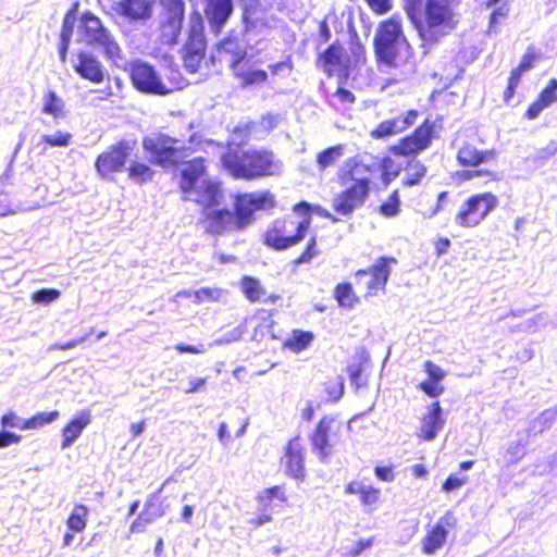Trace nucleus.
Wrapping results in <instances>:
<instances>
[{
  "mask_svg": "<svg viewBox=\"0 0 557 557\" xmlns=\"http://www.w3.org/2000/svg\"><path fill=\"white\" fill-rule=\"evenodd\" d=\"M21 438V435H17L7 430H2L0 431V448L8 447L13 443H18Z\"/></svg>",
  "mask_w": 557,
  "mask_h": 557,
  "instance_id": "64",
  "label": "nucleus"
},
{
  "mask_svg": "<svg viewBox=\"0 0 557 557\" xmlns=\"http://www.w3.org/2000/svg\"><path fill=\"white\" fill-rule=\"evenodd\" d=\"M497 206L498 199L492 193L473 195L461 206L455 222L462 227H474Z\"/></svg>",
  "mask_w": 557,
  "mask_h": 557,
  "instance_id": "11",
  "label": "nucleus"
},
{
  "mask_svg": "<svg viewBox=\"0 0 557 557\" xmlns=\"http://www.w3.org/2000/svg\"><path fill=\"white\" fill-rule=\"evenodd\" d=\"M442 407L438 401L432 404L430 411L422 419L420 432L425 441H433L444 426Z\"/></svg>",
  "mask_w": 557,
  "mask_h": 557,
  "instance_id": "23",
  "label": "nucleus"
},
{
  "mask_svg": "<svg viewBox=\"0 0 557 557\" xmlns=\"http://www.w3.org/2000/svg\"><path fill=\"white\" fill-rule=\"evenodd\" d=\"M183 23L176 21L164 20L161 25V40L165 45H174L177 42L182 30Z\"/></svg>",
  "mask_w": 557,
  "mask_h": 557,
  "instance_id": "37",
  "label": "nucleus"
},
{
  "mask_svg": "<svg viewBox=\"0 0 557 557\" xmlns=\"http://www.w3.org/2000/svg\"><path fill=\"white\" fill-rule=\"evenodd\" d=\"M417 110H409L405 116L395 117L401 132L413 125L418 119Z\"/></svg>",
  "mask_w": 557,
  "mask_h": 557,
  "instance_id": "60",
  "label": "nucleus"
},
{
  "mask_svg": "<svg viewBox=\"0 0 557 557\" xmlns=\"http://www.w3.org/2000/svg\"><path fill=\"white\" fill-rule=\"evenodd\" d=\"M557 418V406L555 408L543 411L537 418L531 421L528 433L536 435L549 429Z\"/></svg>",
  "mask_w": 557,
  "mask_h": 557,
  "instance_id": "31",
  "label": "nucleus"
},
{
  "mask_svg": "<svg viewBox=\"0 0 557 557\" xmlns=\"http://www.w3.org/2000/svg\"><path fill=\"white\" fill-rule=\"evenodd\" d=\"M335 297L342 307H354L356 301L355 294L352 292V287L348 283L338 284L335 288Z\"/></svg>",
  "mask_w": 557,
  "mask_h": 557,
  "instance_id": "44",
  "label": "nucleus"
},
{
  "mask_svg": "<svg viewBox=\"0 0 557 557\" xmlns=\"http://www.w3.org/2000/svg\"><path fill=\"white\" fill-rule=\"evenodd\" d=\"M269 69L272 73V75L277 76H288L293 70V65L290 60L277 62L275 64H270Z\"/></svg>",
  "mask_w": 557,
  "mask_h": 557,
  "instance_id": "56",
  "label": "nucleus"
},
{
  "mask_svg": "<svg viewBox=\"0 0 557 557\" xmlns=\"http://www.w3.org/2000/svg\"><path fill=\"white\" fill-rule=\"evenodd\" d=\"M333 199V209L342 215H350L360 208L368 197L369 191L362 186H348Z\"/></svg>",
  "mask_w": 557,
  "mask_h": 557,
  "instance_id": "17",
  "label": "nucleus"
},
{
  "mask_svg": "<svg viewBox=\"0 0 557 557\" xmlns=\"http://www.w3.org/2000/svg\"><path fill=\"white\" fill-rule=\"evenodd\" d=\"M455 8L454 0H426L423 15L414 5L407 7V15L423 41L435 42L456 27Z\"/></svg>",
  "mask_w": 557,
  "mask_h": 557,
  "instance_id": "2",
  "label": "nucleus"
},
{
  "mask_svg": "<svg viewBox=\"0 0 557 557\" xmlns=\"http://www.w3.org/2000/svg\"><path fill=\"white\" fill-rule=\"evenodd\" d=\"M129 75L134 87L147 95L165 96L186 85L178 73L177 78L175 76L169 78V85L163 83L154 67L140 60L129 64Z\"/></svg>",
  "mask_w": 557,
  "mask_h": 557,
  "instance_id": "7",
  "label": "nucleus"
},
{
  "mask_svg": "<svg viewBox=\"0 0 557 557\" xmlns=\"http://www.w3.org/2000/svg\"><path fill=\"white\" fill-rule=\"evenodd\" d=\"M85 42L101 51L103 55L117 64L122 60V50L114 36L103 26L101 21L92 13H85L82 16Z\"/></svg>",
  "mask_w": 557,
  "mask_h": 557,
  "instance_id": "8",
  "label": "nucleus"
},
{
  "mask_svg": "<svg viewBox=\"0 0 557 557\" xmlns=\"http://www.w3.org/2000/svg\"><path fill=\"white\" fill-rule=\"evenodd\" d=\"M375 55L381 63L388 66H398L411 55L401 25L391 18L382 22L374 37Z\"/></svg>",
  "mask_w": 557,
  "mask_h": 557,
  "instance_id": "4",
  "label": "nucleus"
},
{
  "mask_svg": "<svg viewBox=\"0 0 557 557\" xmlns=\"http://www.w3.org/2000/svg\"><path fill=\"white\" fill-rule=\"evenodd\" d=\"M456 525V518L453 512L447 511L436 524L428 532L423 540V552L433 555L446 542L448 530Z\"/></svg>",
  "mask_w": 557,
  "mask_h": 557,
  "instance_id": "16",
  "label": "nucleus"
},
{
  "mask_svg": "<svg viewBox=\"0 0 557 557\" xmlns=\"http://www.w3.org/2000/svg\"><path fill=\"white\" fill-rule=\"evenodd\" d=\"M234 75L240 79V86L248 88L260 86L268 81V73L260 69H246L244 64L233 70Z\"/></svg>",
  "mask_w": 557,
  "mask_h": 557,
  "instance_id": "28",
  "label": "nucleus"
},
{
  "mask_svg": "<svg viewBox=\"0 0 557 557\" xmlns=\"http://www.w3.org/2000/svg\"><path fill=\"white\" fill-rule=\"evenodd\" d=\"M215 205L203 206L209 231L221 234L226 231H239L252 222L256 211L271 209L275 197L269 190L238 194L235 197L234 212L228 209H214Z\"/></svg>",
  "mask_w": 557,
  "mask_h": 557,
  "instance_id": "1",
  "label": "nucleus"
},
{
  "mask_svg": "<svg viewBox=\"0 0 557 557\" xmlns=\"http://www.w3.org/2000/svg\"><path fill=\"white\" fill-rule=\"evenodd\" d=\"M117 11L129 20H147L151 15V3L149 0H122Z\"/></svg>",
  "mask_w": 557,
  "mask_h": 557,
  "instance_id": "25",
  "label": "nucleus"
},
{
  "mask_svg": "<svg viewBox=\"0 0 557 557\" xmlns=\"http://www.w3.org/2000/svg\"><path fill=\"white\" fill-rule=\"evenodd\" d=\"M226 292L218 287H202L194 292L197 304L205 301H221L224 299Z\"/></svg>",
  "mask_w": 557,
  "mask_h": 557,
  "instance_id": "39",
  "label": "nucleus"
},
{
  "mask_svg": "<svg viewBox=\"0 0 557 557\" xmlns=\"http://www.w3.org/2000/svg\"><path fill=\"white\" fill-rule=\"evenodd\" d=\"M338 431L339 425L336 423L335 419L325 416L319 421L314 432L310 436L312 449L322 462H326L332 455Z\"/></svg>",
  "mask_w": 557,
  "mask_h": 557,
  "instance_id": "13",
  "label": "nucleus"
},
{
  "mask_svg": "<svg viewBox=\"0 0 557 557\" xmlns=\"http://www.w3.org/2000/svg\"><path fill=\"white\" fill-rule=\"evenodd\" d=\"M127 171H128L129 177L133 181L139 182V183L151 180L152 174H153L152 170L148 165H146L144 163L135 162V161L131 162Z\"/></svg>",
  "mask_w": 557,
  "mask_h": 557,
  "instance_id": "43",
  "label": "nucleus"
},
{
  "mask_svg": "<svg viewBox=\"0 0 557 557\" xmlns=\"http://www.w3.org/2000/svg\"><path fill=\"white\" fill-rule=\"evenodd\" d=\"M345 166L348 171L343 176L344 184L348 185L349 182H352L350 186H362L369 191L371 165L366 162L364 158L355 157L348 159Z\"/></svg>",
  "mask_w": 557,
  "mask_h": 557,
  "instance_id": "20",
  "label": "nucleus"
},
{
  "mask_svg": "<svg viewBox=\"0 0 557 557\" xmlns=\"http://www.w3.org/2000/svg\"><path fill=\"white\" fill-rule=\"evenodd\" d=\"M232 12L233 0H206V17L215 34L222 29Z\"/></svg>",
  "mask_w": 557,
  "mask_h": 557,
  "instance_id": "18",
  "label": "nucleus"
},
{
  "mask_svg": "<svg viewBox=\"0 0 557 557\" xmlns=\"http://www.w3.org/2000/svg\"><path fill=\"white\" fill-rule=\"evenodd\" d=\"M248 136H249V131H248L247 125L236 126L231 135L230 146L238 147V146L243 145L248 139Z\"/></svg>",
  "mask_w": 557,
  "mask_h": 557,
  "instance_id": "54",
  "label": "nucleus"
},
{
  "mask_svg": "<svg viewBox=\"0 0 557 557\" xmlns=\"http://www.w3.org/2000/svg\"><path fill=\"white\" fill-rule=\"evenodd\" d=\"M135 146V140H121L99 154L95 162L99 176L106 180L110 178L113 173L122 172Z\"/></svg>",
  "mask_w": 557,
  "mask_h": 557,
  "instance_id": "12",
  "label": "nucleus"
},
{
  "mask_svg": "<svg viewBox=\"0 0 557 557\" xmlns=\"http://www.w3.org/2000/svg\"><path fill=\"white\" fill-rule=\"evenodd\" d=\"M438 383L440 382L428 380L422 382L419 387L430 397H437L444 392V388L440 386Z\"/></svg>",
  "mask_w": 557,
  "mask_h": 557,
  "instance_id": "58",
  "label": "nucleus"
},
{
  "mask_svg": "<svg viewBox=\"0 0 557 557\" xmlns=\"http://www.w3.org/2000/svg\"><path fill=\"white\" fill-rule=\"evenodd\" d=\"M273 498H278L282 502L286 500L285 494L282 492L280 486H273L263 491L262 494L259 495V499L261 502L272 500Z\"/></svg>",
  "mask_w": 557,
  "mask_h": 557,
  "instance_id": "62",
  "label": "nucleus"
},
{
  "mask_svg": "<svg viewBox=\"0 0 557 557\" xmlns=\"http://www.w3.org/2000/svg\"><path fill=\"white\" fill-rule=\"evenodd\" d=\"M90 423V414L82 412L76 416L62 431L63 441L61 447L69 448L79 437L83 430Z\"/></svg>",
  "mask_w": 557,
  "mask_h": 557,
  "instance_id": "26",
  "label": "nucleus"
},
{
  "mask_svg": "<svg viewBox=\"0 0 557 557\" xmlns=\"http://www.w3.org/2000/svg\"><path fill=\"white\" fill-rule=\"evenodd\" d=\"M246 332V329L244 325H238L234 327L233 330L226 332L221 337L216 338L213 343H211L209 346H218V345H226L231 344L233 342H236L242 338L244 333Z\"/></svg>",
  "mask_w": 557,
  "mask_h": 557,
  "instance_id": "48",
  "label": "nucleus"
},
{
  "mask_svg": "<svg viewBox=\"0 0 557 557\" xmlns=\"http://www.w3.org/2000/svg\"><path fill=\"white\" fill-rule=\"evenodd\" d=\"M23 422H25V420H23L22 418L17 417L16 413L14 412H9V413H5L1 417V426L3 429L5 428H17V429H21V430H25L23 428Z\"/></svg>",
  "mask_w": 557,
  "mask_h": 557,
  "instance_id": "55",
  "label": "nucleus"
},
{
  "mask_svg": "<svg viewBox=\"0 0 557 557\" xmlns=\"http://www.w3.org/2000/svg\"><path fill=\"white\" fill-rule=\"evenodd\" d=\"M240 286L246 297L252 302L260 301L267 294L260 282L250 276H244Z\"/></svg>",
  "mask_w": 557,
  "mask_h": 557,
  "instance_id": "33",
  "label": "nucleus"
},
{
  "mask_svg": "<svg viewBox=\"0 0 557 557\" xmlns=\"http://www.w3.org/2000/svg\"><path fill=\"white\" fill-rule=\"evenodd\" d=\"M206 37L203 34V20L200 13L195 12L189 17L188 40L184 47V66L189 73H196L206 55Z\"/></svg>",
  "mask_w": 557,
  "mask_h": 557,
  "instance_id": "10",
  "label": "nucleus"
},
{
  "mask_svg": "<svg viewBox=\"0 0 557 557\" xmlns=\"http://www.w3.org/2000/svg\"><path fill=\"white\" fill-rule=\"evenodd\" d=\"M360 496L364 505H372L379 500L380 491L372 486H364Z\"/></svg>",
  "mask_w": 557,
  "mask_h": 557,
  "instance_id": "63",
  "label": "nucleus"
},
{
  "mask_svg": "<svg viewBox=\"0 0 557 557\" xmlns=\"http://www.w3.org/2000/svg\"><path fill=\"white\" fill-rule=\"evenodd\" d=\"M189 144L190 146L186 147L181 140L162 133L151 134L143 139V147L148 154V160L162 168L174 166L183 162L191 153V146L200 144L199 136L191 135Z\"/></svg>",
  "mask_w": 557,
  "mask_h": 557,
  "instance_id": "5",
  "label": "nucleus"
},
{
  "mask_svg": "<svg viewBox=\"0 0 557 557\" xmlns=\"http://www.w3.org/2000/svg\"><path fill=\"white\" fill-rule=\"evenodd\" d=\"M344 154L343 145L330 147L317 156V163L319 170L323 171L326 168L333 165Z\"/></svg>",
  "mask_w": 557,
  "mask_h": 557,
  "instance_id": "35",
  "label": "nucleus"
},
{
  "mask_svg": "<svg viewBox=\"0 0 557 557\" xmlns=\"http://www.w3.org/2000/svg\"><path fill=\"white\" fill-rule=\"evenodd\" d=\"M311 210H314L319 215L323 216V218H327L330 220H332L333 222H338V219L335 218L334 215H332L327 210L317 206V207H311L308 202L306 201H302V202H299L295 206V211L296 212H299V213H302V214H309V212Z\"/></svg>",
  "mask_w": 557,
  "mask_h": 557,
  "instance_id": "51",
  "label": "nucleus"
},
{
  "mask_svg": "<svg viewBox=\"0 0 557 557\" xmlns=\"http://www.w3.org/2000/svg\"><path fill=\"white\" fill-rule=\"evenodd\" d=\"M166 506L159 499L157 494L149 496L145 504L143 513L146 516V521H154L156 519L164 516Z\"/></svg>",
  "mask_w": 557,
  "mask_h": 557,
  "instance_id": "36",
  "label": "nucleus"
},
{
  "mask_svg": "<svg viewBox=\"0 0 557 557\" xmlns=\"http://www.w3.org/2000/svg\"><path fill=\"white\" fill-rule=\"evenodd\" d=\"M323 66L329 75L333 74V71L344 72L346 71V64L344 61V49L338 44H332L321 55Z\"/></svg>",
  "mask_w": 557,
  "mask_h": 557,
  "instance_id": "27",
  "label": "nucleus"
},
{
  "mask_svg": "<svg viewBox=\"0 0 557 557\" xmlns=\"http://www.w3.org/2000/svg\"><path fill=\"white\" fill-rule=\"evenodd\" d=\"M434 133V124L428 120L419 126L411 136H408L392 148L394 154L407 156L418 153L431 144Z\"/></svg>",
  "mask_w": 557,
  "mask_h": 557,
  "instance_id": "15",
  "label": "nucleus"
},
{
  "mask_svg": "<svg viewBox=\"0 0 557 557\" xmlns=\"http://www.w3.org/2000/svg\"><path fill=\"white\" fill-rule=\"evenodd\" d=\"M75 21H76V17H75L74 13L72 11H69L63 20L60 39H64L65 41H71Z\"/></svg>",
  "mask_w": 557,
  "mask_h": 557,
  "instance_id": "52",
  "label": "nucleus"
},
{
  "mask_svg": "<svg viewBox=\"0 0 557 557\" xmlns=\"http://www.w3.org/2000/svg\"><path fill=\"white\" fill-rule=\"evenodd\" d=\"M203 172L205 164L201 158H195L184 163L181 170V189L188 200H194L202 206L219 205L223 197L220 186L213 182L200 183Z\"/></svg>",
  "mask_w": 557,
  "mask_h": 557,
  "instance_id": "6",
  "label": "nucleus"
},
{
  "mask_svg": "<svg viewBox=\"0 0 557 557\" xmlns=\"http://www.w3.org/2000/svg\"><path fill=\"white\" fill-rule=\"evenodd\" d=\"M223 168L235 178L255 180L262 176L280 174L282 163L272 152L265 150L242 151L228 149L222 154Z\"/></svg>",
  "mask_w": 557,
  "mask_h": 557,
  "instance_id": "3",
  "label": "nucleus"
},
{
  "mask_svg": "<svg viewBox=\"0 0 557 557\" xmlns=\"http://www.w3.org/2000/svg\"><path fill=\"white\" fill-rule=\"evenodd\" d=\"M424 369L430 377L429 380L431 381L441 382L445 376L444 371L432 361H426L424 363Z\"/></svg>",
  "mask_w": 557,
  "mask_h": 557,
  "instance_id": "61",
  "label": "nucleus"
},
{
  "mask_svg": "<svg viewBox=\"0 0 557 557\" xmlns=\"http://www.w3.org/2000/svg\"><path fill=\"white\" fill-rule=\"evenodd\" d=\"M401 133L396 119L381 122L375 129L371 132V136L376 139L387 138L392 135Z\"/></svg>",
  "mask_w": 557,
  "mask_h": 557,
  "instance_id": "41",
  "label": "nucleus"
},
{
  "mask_svg": "<svg viewBox=\"0 0 557 557\" xmlns=\"http://www.w3.org/2000/svg\"><path fill=\"white\" fill-rule=\"evenodd\" d=\"M400 200L398 190H394L388 199L380 206V213L385 218H394L398 215L400 211Z\"/></svg>",
  "mask_w": 557,
  "mask_h": 557,
  "instance_id": "45",
  "label": "nucleus"
},
{
  "mask_svg": "<svg viewBox=\"0 0 557 557\" xmlns=\"http://www.w3.org/2000/svg\"><path fill=\"white\" fill-rule=\"evenodd\" d=\"M527 446V440L510 442L503 453L502 458L498 460L499 465L504 468H509L518 463L525 456Z\"/></svg>",
  "mask_w": 557,
  "mask_h": 557,
  "instance_id": "29",
  "label": "nucleus"
},
{
  "mask_svg": "<svg viewBox=\"0 0 557 557\" xmlns=\"http://www.w3.org/2000/svg\"><path fill=\"white\" fill-rule=\"evenodd\" d=\"M467 482V476H458L456 474H450L443 484V490L445 492H453L459 487H461Z\"/></svg>",
  "mask_w": 557,
  "mask_h": 557,
  "instance_id": "59",
  "label": "nucleus"
},
{
  "mask_svg": "<svg viewBox=\"0 0 557 557\" xmlns=\"http://www.w3.org/2000/svg\"><path fill=\"white\" fill-rule=\"evenodd\" d=\"M92 333V329H90V331L85 334L84 336L79 337V338H75V339H72L67 343H64V344H53L49 347V350H69V349H72V348H75L76 346H78L79 344L84 343L85 341H87L88 336Z\"/></svg>",
  "mask_w": 557,
  "mask_h": 557,
  "instance_id": "57",
  "label": "nucleus"
},
{
  "mask_svg": "<svg viewBox=\"0 0 557 557\" xmlns=\"http://www.w3.org/2000/svg\"><path fill=\"white\" fill-rule=\"evenodd\" d=\"M403 185L411 187L418 185L426 174L425 165L416 158H411L404 169Z\"/></svg>",
  "mask_w": 557,
  "mask_h": 557,
  "instance_id": "30",
  "label": "nucleus"
},
{
  "mask_svg": "<svg viewBox=\"0 0 557 557\" xmlns=\"http://www.w3.org/2000/svg\"><path fill=\"white\" fill-rule=\"evenodd\" d=\"M546 108L557 102V79L552 78L537 98Z\"/></svg>",
  "mask_w": 557,
  "mask_h": 557,
  "instance_id": "47",
  "label": "nucleus"
},
{
  "mask_svg": "<svg viewBox=\"0 0 557 557\" xmlns=\"http://www.w3.org/2000/svg\"><path fill=\"white\" fill-rule=\"evenodd\" d=\"M58 417V411L40 412L30 419L25 420V422H23V428L26 430L41 428L53 422Z\"/></svg>",
  "mask_w": 557,
  "mask_h": 557,
  "instance_id": "42",
  "label": "nucleus"
},
{
  "mask_svg": "<svg viewBox=\"0 0 557 557\" xmlns=\"http://www.w3.org/2000/svg\"><path fill=\"white\" fill-rule=\"evenodd\" d=\"M61 292L55 288H41L33 293L32 300L35 304L49 305L60 298Z\"/></svg>",
  "mask_w": 557,
  "mask_h": 557,
  "instance_id": "46",
  "label": "nucleus"
},
{
  "mask_svg": "<svg viewBox=\"0 0 557 557\" xmlns=\"http://www.w3.org/2000/svg\"><path fill=\"white\" fill-rule=\"evenodd\" d=\"M320 253L318 247H317V239L315 237H311L309 243L307 244V247L305 251L294 261L295 264H305L310 263L311 260L317 257Z\"/></svg>",
  "mask_w": 557,
  "mask_h": 557,
  "instance_id": "49",
  "label": "nucleus"
},
{
  "mask_svg": "<svg viewBox=\"0 0 557 557\" xmlns=\"http://www.w3.org/2000/svg\"><path fill=\"white\" fill-rule=\"evenodd\" d=\"M162 4L166 11L165 20L183 23L185 3L183 0H162Z\"/></svg>",
  "mask_w": 557,
  "mask_h": 557,
  "instance_id": "40",
  "label": "nucleus"
},
{
  "mask_svg": "<svg viewBox=\"0 0 557 557\" xmlns=\"http://www.w3.org/2000/svg\"><path fill=\"white\" fill-rule=\"evenodd\" d=\"M256 27L255 23L245 17V32L232 30L225 38L216 45V53L221 61H227L231 70L237 69L243 64L247 57V49L250 44V35Z\"/></svg>",
  "mask_w": 557,
  "mask_h": 557,
  "instance_id": "9",
  "label": "nucleus"
},
{
  "mask_svg": "<svg viewBox=\"0 0 557 557\" xmlns=\"http://www.w3.org/2000/svg\"><path fill=\"white\" fill-rule=\"evenodd\" d=\"M74 70L82 78L90 81L94 84H100L104 79V71L101 62L89 52H81L78 54Z\"/></svg>",
  "mask_w": 557,
  "mask_h": 557,
  "instance_id": "21",
  "label": "nucleus"
},
{
  "mask_svg": "<svg viewBox=\"0 0 557 557\" xmlns=\"http://www.w3.org/2000/svg\"><path fill=\"white\" fill-rule=\"evenodd\" d=\"M64 101L55 91L48 90L42 97V112L52 115L54 119L63 116Z\"/></svg>",
  "mask_w": 557,
  "mask_h": 557,
  "instance_id": "32",
  "label": "nucleus"
},
{
  "mask_svg": "<svg viewBox=\"0 0 557 557\" xmlns=\"http://www.w3.org/2000/svg\"><path fill=\"white\" fill-rule=\"evenodd\" d=\"M41 139L51 147H66L70 144L71 134L55 132L51 135H42Z\"/></svg>",
  "mask_w": 557,
  "mask_h": 557,
  "instance_id": "50",
  "label": "nucleus"
},
{
  "mask_svg": "<svg viewBox=\"0 0 557 557\" xmlns=\"http://www.w3.org/2000/svg\"><path fill=\"white\" fill-rule=\"evenodd\" d=\"M397 260L389 257H381L376 263L369 270H359L356 273L357 277H363L371 274V280L368 283L370 290L383 289L387 283L391 274V264H396Z\"/></svg>",
  "mask_w": 557,
  "mask_h": 557,
  "instance_id": "19",
  "label": "nucleus"
},
{
  "mask_svg": "<svg viewBox=\"0 0 557 557\" xmlns=\"http://www.w3.org/2000/svg\"><path fill=\"white\" fill-rule=\"evenodd\" d=\"M87 515L88 508L85 505H76L67 518V528L73 532H82L86 528Z\"/></svg>",
  "mask_w": 557,
  "mask_h": 557,
  "instance_id": "34",
  "label": "nucleus"
},
{
  "mask_svg": "<svg viewBox=\"0 0 557 557\" xmlns=\"http://www.w3.org/2000/svg\"><path fill=\"white\" fill-rule=\"evenodd\" d=\"M496 158L494 150H479L474 146H462L457 154L458 162L462 166H478L482 163L493 161Z\"/></svg>",
  "mask_w": 557,
  "mask_h": 557,
  "instance_id": "24",
  "label": "nucleus"
},
{
  "mask_svg": "<svg viewBox=\"0 0 557 557\" xmlns=\"http://www.w3.org/2000/svg\"><path fill=\"white\" fill-rule=\"evenodd\" d=\"M310 226V218L307 216L302 221L298 222L295 230L296 233L293 236L285 235V223L276 221L274 225L269 228L264 235V243L275 249L284 250L292 246L299 244L306 236Z\"/></svg>",
  "mask_w": 557,
  "mask_h": 557,
  "instance_id": "14",
  "label": "nucleus"
},
{
  "mask_svg": "<svg viewBox=\"0 0 557 557\" xmlns=\"http://www.w3.org/2000/svg\"><path fill=\"white\" fill-rule=\"evenodd\" d=\"M313 341V334L305 331H294L290 338L285 343L286 347L295 352L306 349Z\"/></svg>",
  "mask_w": 557,
  "mask_h": 557,
  "instance_id": "38",
  "label": "nucleus"
},
{
  "mask_svg": "<svg viewBox=\"0 0 557 557\" xmlns=\"http://www.w3.org/2000/svg\"><path fill=\"white\" fill-rule=\"evenodd\" d=\"M287 473L294 479H304L305 465L304 453L299 438L289 441L283 458Z\"/></svg>",
  "mask_w": 557,
  "mask_h": 557,
  "instance_id": "22",
  "label": "nucleus"
},
{
  "mask_svg": "<svg viewBox=\"0 0 557 557\" xmlns=\"http://www.w3.org/2000/svg\"><path fill=\"white\" fill-rule=\"evenodd\" d=\"M540 59V54L535 51L534 47L530 46L523 54L519 69L528 72L534 66V63Z\"/></svg>",
  "mask_w": 557,
  "mask_h": 557,
  "instance_id": "53",
  "label": "nucleus"
}]
</instances>
